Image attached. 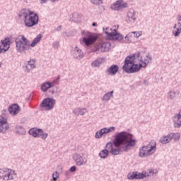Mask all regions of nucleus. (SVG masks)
I'll return each mask as SVG.
<instances>
[{
	"label": "nucleus",
	"instance_id": "16",
	"mask_svg": "<svg viewBox=\"0 0 181 181\" xmlns=\"http://www.w3.org/2000/svg\"><path fill=\"white\" fill-rule=\"evenodd\" d=\"M74 160L78 166H82L87 163V158L81 156L80 154L74 156Z\"/></svg>",
	"mask_w": 181,
	"mask_h": 181
},
{
	"label": "nucleus",
	"instance_id": "40",
	"mask_svg": "<svg viewBox=\"0 0 181 181\" xmlns=\"http://www.w3.org/2000/svg\"><path fill=\"white\" fill-rule=\"evenodd\" d=\"M146 173H148L149 176H151V175H153L155 173V170H148V171H146Z\"/></svg>",
	"mask_w": 181,
	"mask_h": 181
},
{
	"label": "nucleus",
	"instance_id": "7",
	"mask_svg": "<svg viewBox=\"0 0 181 181\" xmlns=\"http://www.w3.org/2000/svg\"><path fill=\"white\" fill-rule=\"evenodd\" d=\"M103 31L105 32V33L107 35V36L110 38V39H112L113 40H122V39H124V36L119 33H118V32H117L116 29H114L112 31V29L110 28H106L105 29L103 28Z\"/></svg>",
	"mask_w": 181,
	"mask_h": 181
},
{
	"label": "nucleus",
	"instance_id": "50",
	"mask_svg": "<svg viewBox=\"0 0 181 181\" xmlns=\"http://www.w3.org/2000/svg\"><path fill=\"white\" fill-rule=\"evenodd\" d=\"M179 114H181V110H180Z\"/></svg>",
	"mask_w": 181,
	"mask_h": 181
},
{
	"label": "nucleus",
	"instance_id": "9",
	"mask_svg": "<svg viewBox=\"0 0 181 181\" xmlns=\"http://www.w3.org/2000/svg\"><path fill=\"white\" fill-rule=\"evenodd\" d=\"M15 171L9 169L0 170V179L2 180H12L15 178Z\"/></svg>",
	"mask_w": 181,
	"mask_h": 181
},
{
	"label": "nucleus",
	"instance_id": "23",
	"mask_svg": "<svg viewBox=\"0 0 181 181\" xmlns=\"http://www.w3.org/2000/svg\"><path fill=\"white\" fill-rule=\"evenodd\" d=\"M173 121H174L175 128H180V127H181V115L180 114L176 115L173 118Z\"/></svg>",
	"mask_w": 181,
	"mask_h": 181
},
{
	"label": "nucleus",
	"instance_id": "10",
	"mask_svg": "<svg viewBox=\"0 0 181 181\" xmlns=\"http://www.w3.org/2000/svg\"><path fill=\"white\" fill-rule=\"evenodd\" d=\"M149 176V173H146V171H143L142 173L138 172L129 173L127 175V178L129 180H132L134 179H144V177H148Z\"/></svg>",
	"mask_w": 181,
	"mask_h": 181
},
{
	"label": "nucleus",
	"instance_id": "18",
	"mask_svg": "<svg viewBox=\"0 0 181 181\" xmlns=\"http://www.w3.org/2000/svg\"><path fill=\"white\" fill-rule=\"evenodd\" d=\"M8 110L10 114H19L21 112V107L16 103L10 105Z\"/></svg>",
	"mask_w": 181,
	"mask_h": 181
},
{
	"label": "nucleus",
	"instance_id": "4",
	"mask_svg": "<svg viewBox=\"0 0 181 181\" xmlns=\"http://www.w3.org/2000/svg\"><path fill=\"white\" fill-rule=\"evenodd\" d=\"M18 16L23 19L25 25L28 28H33V26H35V25L39 23V16L33 11L23 9L20 11Z\"/></svg>",
	"mask_w": 181,
	"mask_h": 181
},
{
	"label": "nucleus",
	"instance_id": "15",
	"mask_svg": "<svg viewBox=\"0 0 181 181\" xmlns=\"http://www.w3.org/2000/svg\"><path fill=\"white\" fill-rule=\"evenodd\" d=\"M9 40H4L0 42V54L5 53L9 49Z\"/></svg>",
	"mask_w": 181,
	"mask_h": 181
},
{
	"label": "nucleus",
	"instance_id": "12",
	"mask_svg": "<svg viewBox=\"0 0 181 181\" xmlns=\"http://www.w3.org/2000/svg\"><path fill=\"white\" fill-rule=\"evenodd\" d=\"M98 50H100V52H110V50H111V43L108 42H105L98 44L95 47V52H97Z\"/></svg>",
	"mask_w": 181,
	"mask_h": 181
},
{
	"label": "nucleus",
	"instance_id": "5",
	"mask_svg": "<svg viewBox=\"0 0 181 181\" xmlns=\"http://www.w3.org/2000/svg\"><path fill=\"white\" fill-rule=\"evenodd\" d=\"M156 152V141L151 140L148 146H144L139 150V156L141 158H148Z\"/></svg>",
	"mask_w": 181,
	"mask_h": 181
},
{
	"label": "nucleus",
	"instance_id": "47",
	"mask_svg": "<svg viewBox=\"0 0 181 181\" xmlns=\"http://www.w3.org/2000/svg\"><path fill=\"white\" fill-rule=\"evenodd\" d=\"M51 2H58L59 0H50Z\"/></svg>",
	"mask_w": 181,
	"mask_h": 181
},
{
	"label": "nucleus",
	"instance_id": "38",
	"mask_svg": "<svg viewBox=\"0 0 181 181\" xmlns=\"http://www.w3.org/2000/svg\"><path fill=\"white\" fill-rule=\"evenodd\" d=\"M59 175L57 172H56L55 173L52 174V180L51 181H56L57 179H59Z\"/></svg>",
	"mask_w": 181,
	"mask_h": 181
},
{
	"label": "nucleus",
	"instance_id": "11",
	"mask_svg": "<svg viewBox=\"0 0 181 181\" xmlns=\"http://www.w3.org/2000/svg\"><path fill=\"white\" fill-rule=\"evenodd\" d=\"M9 129V124L8 123V117L4 115H0V133Z\"/></svg>",
	"mask_w": 181,
	"mask_h": 181
},
{
	"label": "nucleus",
	"instance_id": "44",
	"mask_svg": "<svg viewBox=\"0 0 181 181\" xmlns=\"http://www.w3.org/2000/svg\"><path fill=\"white\" fill-rule=\"evenodd\" d=\"M177 21H179V22H180V21H181V15L180 16H178V17H177Z\"/></svg>",
	"mask_w": 181,
	"mask_h": 181
},
{
	"label": "nucleus",
	"instance_id": "45",
	"mask_svg": "<svg viewBox=\"0 0 181 181\" xmlns=\"http://www.w3.org/2000/svg\"><path fill=\"white\" fill-rule=\"evenodd\" d=\"M92 26H93V27L97 26V23H92Z\"/></svg>",
	"mask_w": 181,
	"mask_h": 181
},
{
	"label": "nucleus",
	"instance_id": "19",
	"mask_svg": "<svg viewBox=\"0 0 181 181\" xmlns=\"http://www.w3.org/2000/svg\"><path fill=\"white\" fill-rule=\"evenodd\" d=\"M106 149L110 151L112 155H119V153H121V151H119V149L114 148V147L112 146V143L111 142H109L106 144Z\"/></svg>",
	"mask_w": 181,
	"mask_h": 181
},
{
	"label": "nucleus",
	"instance_id": "6",
	"mask_svg": "<svg viewBox=\"0 0 181 181\" xmlns=\"http://www.w3.org/2000/svg\"><path fill=\"white\" fill-rule=\"evenodd\" d=\"M83 40L82 42L86 45V46H91L97 40L98 37L95 34L88 32H82Z\"/></svg>",
	"mask_w": 181,
	"mask_h": 181
},
{
	"label": "nucleus",
	"instance_id": "20",
	"mask_svg": "<svg viewBox=\"0 0 181 181\" xmlns=\"http://www.w3.org/2000/svg\"><path fill=\"white\" fill-rule=\"evenodd\" d=\"M74 58L77 59L78 60H81V59L84 57V53H83V51L78 48V47H76L74 50Z\"/></svg>",
	"mask_w": 181,
	"mask_h": 181
},
{
	"label": "nucleus",
	"instance_id": "43",
	"mask_svg": "<svg viewBox=\"0 0 181 181\" xmlns=\"http://www.w3.org/2000/svg\"><path fill=\"white\" fill-rule=\"evenodd\" d=\"M55 30H57V32H59V30H62V25H59L58 28H57Z\"/></svg>",
	"mask_w": 181,
	"mask_h": 181
},
{
	"label": "nucleus",
	"instance_id": "8",
	"mask_svg": "<svg viewBox=\"0 0 181 181\" xmlns=\"http://www.w3.org/2000/svg\"><path fill=\"white\" fill-rule=\"evenodd\" d=\"M54 104H56V100L52 98H47L42 100L40 105V107L42 108V110L49 111V110H52V108H54Z\"/></svg>",
	"mask_w": 181,
	"mask_h": 181
},
{
	"label": "nucleus",
	"instance_id": "1",
	"mask_svg": "<svg viewBox=\"0 0 181 181\" xmlns=\"http://www.w3.org/2000/svg\"><path fill=\"white\" fill-rule=\"evenodd\" d=\"M152 62V58L148 55L141 57V53L138 52L134 55H129L124 60L123 70L126 73H136L142 67H146Z\"/></svg>",
	"mask_w": 181,
	"mask_h": 181
},
{
	"label": "nucleus",
	"instance_id": "41",
	"mask_svg": "<svg viewBox=\"0 0 181 181\" xmlns=\"http://www.w3.org/2000/svg\"><path fill=\"white\" fill-rule=\"evenodd\" d=\"M48 134L47 133H44L42 132V134H41L42 139H46V138H47Z\"/></svg>",
	"mask_w": 181,
	"mask_h": 181
},
{
	"label": "nucleus",
	"instance_id": "27",
	"mask_svg": "<svg viewBox=\"0 0 181 181\" xmlns=\"http://www.w3.org/2000/svg\"><path fill=\"white\" fill-rule=\"evenodd\" d=\"M127 18H128L129 22H134L135 19H136V18L135 17V11L134 10L129 11L127 13Z\"/></svg>",
	"mask_w": 181,
	"mask_h": 181
},
{
	"label": "nucleus",
	"instance_id": "37",
	"mask_svg": "<svg viewBox=\"0 0 181 181\" xmlns=\"http://www.w3.org/2000/svg\"><path fill=\"white\" fill-rule=\"evenodd\" d=\"M90 2L93 4V5H101L103 0H90Z\"/></svg>",
	"mask_w": 181,
	"mask_h": 181
},
{
	"label": "nucleus",
	"instance_id": "22",
	"mask_svg": "<svg viewBox=\"0 0 181 181\" xmlns=\"http://www.w3.org/2000/svg\"><path fill=\"white\" fill-rule=\"evenodd\" d=\"M132 35H134V37H139L141 35H142V31H139V32H132L131 33H129L126 35L125 39L126 40H128V42H132Z\"/></svg>",
	"mask_w": 181,
	"mask_h": 181
},
{
	"label": "nucleus",
	"instance_id": "30",
	"mask_svg": "<svg viewBox=\"0 0 181 181\" xmlns=\"http://www.w3.org/2000/svg\"><path fill=\"white\" fill-rule=\"evenodd\" d=\"M52 87H53L52 83L45 82L41 85V90L42 91L46 92L49 90V88H52Z\"/></svg>",
	"mask_w": 181,
	"mask_h": 181
},
{
	"label": "nucleus",
	"instance_id": "29",
	"mask_svg": "<svg viewBox=\"0 0 181 181\" xmlns=\"http://www.w3.org/2000/svg\"><path fill=\"white\" fill-rule=\"evenodd\" d=\"M170 141H172V136H170V134H168L167 136H163L160 139V142L163 144H169Z\"/></svg>",
	"mask_w": 181,
	"mask_h": 181
},
{
	"label": "nucleus",
	"instance_id": "48",
	"mask_svg": "<svg viewBox=\"0 0 181 181\" xmlns=\"http://www.w3.org/2000/svg\"><path fill=\"white\" fill-rule=\"evenodd\" d=\"M49 93H51V94H54V90H49Z\"/></svg>",
	"mask_w": 181,
	"mask_h": 181
},
{
	"label": "nucleus",
	"instance_id": "24",
	"mask_svg": "<svg viewBox=\"0 0 181 181\" xmlns=\"http://www.w3.org/2000/svg\"><path fill=\"white\" fill-rule=\"evenodd\" d=\"M174 30H173V35L177 37L181 33V23L178 22L177 24H175Z\"/></svg>",
	"mask_w": 181,
	"mask_h": 181
},
{
	"label": "nucleus",
	"instance_id": "42",
	"mask_svg": "<svg viewBox=\"0 0 181 181\" xmlns=\"http://www.w3.org/2000/svg\"><path fill=\"white\" fill-rule=\"evenodd\" d=\"M77 168H76V166H72V167H71V168H70V172H76V170Z\"/></svg>",
	"mask_w": 181,
	"mask_h": 181
},
{
	"label": "nucleus",
	"instance_id": "21",
	"mask_svg": "<svg viewBox=\"0 0 181 181\" xmlns=\"http://www.w3.org/2000/svg\"><path fill=\"white\" fill-rule=\"evenodd\" d=\"M35 63H36V60L35 59H30L28 61L27 65L25 66V71L27 73H29L30 70H33V69H36V65H35Z\"/></svg>",
	"mask_w": 181,
	"mask_h": 181
},
{
	"label": "nucleus",
	"instance_id": "28",
	"mask_svg": "<svg viewBox=\"0 0 181 181\" xmlns=\"http://www.w3.org/2000/svg\"><path fill=\"white\" fill-rule=\"evenodd\" d=\"M105 62V59L103 58H99L95 61H93L91 64L92 67H100L101 64H103V62Z\"/></svg>",
	"mask_w": 181,
	"mask_h": 181
},
{
	"label": "nucleus",
	"instance_id": "17",
	"mask_svg": "<svg viewBox=\"0 0 181 181\" xmlns=\"http://www.w3.org/2000/svg\"><path fill=\"white\" fill-rule=\"evenodd\" d=\"M29 134L34 138H39L43 134V130L37 128H32L29 130Z\"/></svg>",
	"mask_w": 181,
	"mask_h": 181
},
{
	"label": "nucleus",
	"instance_id": "33",
	"mask_svg": "<svg viewBox=\"0 0 181 181\" xmlns=\"http://www.w3.org/2000/svg\"><path fill=\"white\" fill-rule=\"evenodd\" d=\"M108 149H105V150H102L100 153H99V156L103 159H105V158H107L108 156Z\"/></svg>",
	"mask_w": 181,
	"mask_h": 181
},
{
	"label": "nucleus",
	"instance_id": "39",
	"mask_svg": "<svg viewBox=\"0 0 181 181\" xmlns=\"http://www.w3.org/2000/svg\"><path fill=\"white\" fill-rule=\"evenodd\" d=\"M59 80H60V76H58L57 78L54 79L52 83H51V84L52 85V87L54 86V84H59Z\"/></svg>",
	"mask_w": 181,
	"mask_h": 181
},
{
	"label": "nucleus",
	"instance_id": "3",
	"mask_svg": "<svg viewBox=\"0 0 181 181\" xmlns=\"http://www.w3.org/2000/svg\"><path fill=\"white\" fill-rule=\"evenodd\" d=\"M123 144L124 151H128L131 146L135 145V140L132 139V136L125 132L117 134L113 140V145L115 148H119Z\"/></svg>",
	"mask_w": 181,
	"mask_h": 181
},
{
	"label": "nucleus",
	"instance_id": "25",
	"mask_svg": "<svg viewBox=\"0 0 181 181\" xmlns=\"http://www.w3.org/2000/svg\"><path fill=\"white\" fill-rule=\"evenodd\" d=\"M111 98H114V90H111L110 92L106 93L103 95L102 101H105V103H107V101H110Z\"/></svg>",
	"mask_w": 181,
	"mask_h": 181
},
{
	"label": "nucleus",
	"instance_id": "31",
	"mask_svg": "<svg viewBox=\"0 0 181 181\" xmlns=\"http://www.w3.org/2000/svg\"><path fill=\"white\" fill-rule=\"evenodd\" d=\"M16 132L18 135H25V134H26V131H25V129L21 126H17L16 127Z\"/></svg>",
	"mask_w": 181,
	"mask_h": 181
},
{
	"label": "nucleus",
	"instance_id": "32",
	"mask_svg": "<svg viewBox=\"0 0 181 181\" xmlns=\"http://www.w3.org/2000/svg\"><path fill=\"white\" fill-rule=\"evenodd\" d=\"M177 94H179V92L176 90H170L168 93V98H169V100H173V98H175Z\"/></svg>",
	"mask_w": 181,
	"mask_h": 181
},
{
	"label": "nucleus",
	"instance_id": "36",
	"mask_svg": "<svg viewBox=\"0 0 181 181\" xmlns=\"http://www.w3.org/2000/svg\"><path fill=\"white\" fill-rule=\"evenodd\" d=\"M73 21L74 22H79L80 18H81V16L78 14V13H74L72 14Z\"/></svg>",
	"mask_w": 181,
	"mask_h": 181
},
{
	"label": "nucleus",
	"instance_id": "13",
	"mask_svg": "<svg viewBox=\"0 0 181 181\" xmlns=\"http://www.w3.org/2000/svg\"><path fill=\"white\" fill-rule=\"evenodd\" d=\"M115 131V128L114 127L110 128H103L100 129L99 132H97L95 134V138H101L105 134H110V132H113Z\"/></svg>",
	"mask_w": 181,
	"mask_h": 181
},
{
	"label": "nucleus",
	"instance_id": "46",
	"mask_svg": "<svg viewBox=\"0 0 181 181\" xmlns=\"http://www.w3.org/2000/svg\"><path fill=\"white\" fill-rule=\"evenodd\" d=\"M42 1H41V4H46V1L47 0H41Z\"/></svg>",
	"mask_w": 181,
	"mask_h": 181
},
{
	"label": "nucleus",
	"instance_id": "51",
	"mask_svg": "<svg viewBox=\"0 0 181 181\" xmlns=\"http://www.w3.org/2000/svg\"><path fill=\"white\" fill-rule=\"evenodd\" d=\"M4 112H6V110H4Z\"/></svg>",
	"mask_w": 181,
	"mask_h": 181
},
{
	"label": "nucleus",
	"instance_id": "49",
	"mask_svg": "<svg viewBox=\"0 0 181 181\" xmlns=\"http://www.w3.org/2000/svg\"><path fill=\"white\" fill-rule=\"evenodd\" d=\"M2 67V63H0V69Z\"/></svg>",
	"mask_w": 181,
	"mask_h": 181
},
{
	"label": "nucleus",
	"instance_id": "2",
	"mask_svg": "<svg viewBox=\"0 0 181 181\" xmlns=\"http://www.w3.org/2000/svg\"><path fill=\"white\" fill-rule=\"evenodd\" d=\"M43 35L39 34L33 40L30 44V41L28 38L25 37L23 35H19L16 38V50L18 53H26V52L30 50V47H35L40 40Z\"/></svg>",
	"mask_w": 181,
	"mask_h": 181
},
{
	"label": "nucleus",
	"instance_id": "14",
	"mask_svg": "<svg viewBox=\"0 0 181 181\" xmlns=\"http://www.w3.org/2000/svg\"><path fill=\"white\" fill-rule=\"evenodd\" d=\"M127 6L128 4L127 3H122L121 1H117L111 6V8L114 11H121V9L127 8Z\"/></svg>",
	"mask_w": 181,
	"mask_h": 181
},
{
	"label": "nucleus",
	"instance_id": "26",
	"mask_svg": "<svg viewBox=\"0 0 181 181\" xmlns=\"http://www.w3.org/2000/svg\"><path fill=\"white\" fill-rule=\"evenodd\" d=\"M118 70L119 68L117 65H112L107 70V73L111 76H114L115 74H117V73H118Z\"/></svg>",
	"mask_w": 181,
	"mask_h": 181
},
{
	"label": "nucleus",
	"instance_id": "35",
	"mask_svg": "<svg viewBox=\"0 0 181 181\" xmlns=\"http://www.w3.org/2000/svg\"><path fill=\"white\" fill-rule=\"evenodd\" d=\"M73 112L74 114H86L87 112V110L86 108H76L73 111Z\"/></svg>",
	"mask_w": 181,
	"mask_h": 181
},
{
	"label": "nucleus",
	"instance_id": "34",
	"mask_svg": "<svg viewBox=\"0 0 181 181\" xmlns=\"http://www.w3.org/2000/svg\"><path fill=\"white\" fill-rule=\"evenodd\" d=\"M170 135L171 136V139H173L175 142L180 139V134L179 133H172L170 134Z\"/></svg>",
	"mask_w": 181,
	"mask_h": 181
}]
</instances>
